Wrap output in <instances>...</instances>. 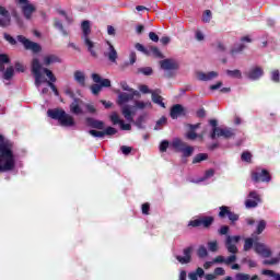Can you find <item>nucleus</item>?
Listing matches in <instances>:
<instances>
[{
  "mask_svg": "<svg viewBox=\"0 0 280 280\" xmlns=\"http://www.w3.org/2000/svg\"><path fill=\"white\" fill-rule=\"evenodd\" d=\"M31 71L35 78V86H37V89L40 86V84L47 82L55 95H59L58 89L54 84V82H56V75H54L51 70L43 67L39 58H33L31 62Z\"/></svg>",
  "mask_w": 280,
  "mask_h": 280,
  "instance_id": "obj_1",
  "label": "nucleus"
},
{
  "mask_svg": "<svg viewBox=\"0 0 280 280\" xmlns=\"http://www.w3.org/2000/svg\"><path fill=\"white\" fill-rule=\"evenodd\" d=\"M0 172H12L16 162L14 161V154L10 150V143L3 141V136L0 135Z\"/></svg>",
  "mask_w": 280,
  "mask_h": 280,
  "instance_id": "obj_2",
  "label": "nucleus"
},
{
  "mask_svg": "<svg viewBox=\"0 0 280 280\" xmlns=\"http://www.w3.org/2000/svg\"><path fill=\"white\" fill-rule=\"evenodd\" d=\"M47 115L50 119L59 121L60 126H63V128H73V126H75V119L73 116L67 114L65 109H48Z\"/></svg>",
  "mask_w": 280,
  "mask_h": 280,
  "instance_id": "obj_3",
  "label": "nucleus"
},
{
  "mask_svg": "<svg viewBox=\"0 0 280 280\" xmlns=\"http://www.w3.org/2000/svg\"><path fill=\"white\" fill-rule=\"evenodd\" d=\"M210 126H212V131L210 133V139H217L220 137H223V139H231L232 137H235V129L233 128H221L218 127V120L211 119L209 121Z\"/></svg>",
  "mask_w": 280,
  "mask_h": 280,
  "instance_id": "obj_4",
  "label": "nucleus"
},
{
  "mask_svg": "<svg viewBox=\"0 0 280 280\" xmlns=\"http://www.w3.org/2000/svg\"><path fill=\"white\" fill-rule=\"evenodd\" d=\"M81 30H82V40L88 48V51L91 54L93 58H97V52L95 51V44L91 38H89V34H91V22L89 21H83L81 24Z\"/></svg>",
  "mask_w": 280,
  "mask_h": 280,
  "instance_id": "obj_5",
  "label": "nucleus"
},
{
  "mask_svg": "<svg viewBox=\"0 0 280 280\" xmlns=\"http://www.w3.org/2000/svg\"><path fill=\"white\" fill-rule=\"evenodd\" d=\"M15 3L19 4V8L26 21H32V15L36 12V5L30 2V0H15Z\"/></svg>",
  "mask_w": 280,
  "mask_h": 280,
  "instance_id": "obj_6",
  "label": "nucleus"
},
{
  "mask_svg": "<svg viewBox=\"0 0 280 280\" xmlns=\"http://www.w3.org/2000/svg\"><path fill=\"white\" fill-rule=\"evenodd\" d=\"M92 80L95 82V84L91 86L93 95H98L103 88H110V81L108 79H102L97 73H92Z\"/></svg>",
  "mask_w": 280,
  "mask_h": 280,
  "instance_id": "obj_7",
  "label": "nucleus"
},
{
  "mask_svg": "<svg viewBox=\"0 0 280 280\" xmlns=\"http://www.w3.org/2000/svg\"><path fill=\"white\" fill-rule=\"evenodd\" d=\"M241 240H242L241 236L228 235L225 240V248L228 253H230L231 255H237L240 253V249L237 248V244H240Z\"/></svg>",
  "mask_w": 280,
  "mask_h": 280,
  "instance_id": "obj_8",
  "label": "nucleus"
},
{
  "mask_svg": "<svg viewBox=\"0 0 280 280\" xmlns=\"http://www.w3.org/2000/svg\"><path fill=\"white\" fill-rule=\"evenodd\" d=\"M16 39L19 40V43L24 45L25 49H28L30 51H33L34 54H38L42 50L40 45L38 43L32 42L23 35H19L16 37Z\"/></svg>",
  "mask_w": 280,
  "mask_h": 280,
  "instance_id": "obj_9",
  "label": "nucleus"
},
{
  "mask_svg": "<svg viewBox=\"0 0 280 280\" xmlns=\"http://www.w3.org/2000/svg\"><path fill=\"white\" fill-rule=\"evenodd\" d=\"M104 56L105 58H107V60H109V62H114V63L117 62V58H119V56L117 55V49H115V46H113L110 42H106Z\"/></svg>",
  "mask_w": 280,
  "mask_h": 280,
  "instance_id": "obj_10",
  "label": "nucleus"
},
{
  "mask_svg": "<svg viewBox=\"0 0 280 280\" xmlns=\"http://www.w3.org/2000/svg\"><path fill=\"white\" fill-rule=\"evenodd\" d=\"M252 178L255 183H270V173L267 170L256 171Z\"/></svg>",
  "mask_w": 280,
  "mask_h": 280,
  "instance_id": "obj_11",
  "label": "nucleus"
},
{
  "mask_svg": "<svg viewBox=\"0 0 280 280\" xmlns=\"http://www.w3.org/2000/svg\"><path fill=\"white\" fill-rule=\"evenodd\" d=\"M191 253H194V247H186L183 250L184 256L175 255V259H177V261L182 265L191 264Z\"/></svg>",
  "mask_w": 280,
  "mask_h": 280,
  "instance_id": "obj_12",
  "label": "nucleus"
},
{
  "mask_svg": "<svg viewBox=\"0 0 280 280\" xmlns=\"http://www.w3.org/2000/svg\"><path fill=\"white\" fill-rule=\"evenodd\" d=\"M218 75H220V73H218V71H210V72L198 71V72H196V78L200 82H211V80H215V78H218Z\"/></svg>",
  "mask_w": 280,
  "mask_h": 280,
  "instance_id": "obj_13",
  "label": "nucleus"
},
{
  "mask_svg": "<svg viewBox=\"0 0 280 280\" xmlns=\"http://www.w3.org/2000/svg\"><path fill=\"white\" fill-rule=\"evenodd\" d=\"M0 27H10L12 25V18L10 16V12L4 8L0 7Z\"/></svg>",
  "mask_w": 280,
  "mask_h": 280,
  "instance_id": "obj_14",
  "label": "nucleus"
},
{
  "mask_svg": "<svg viewBox=\"0 0 280 280\" xmlns=\"http://www.w3.org/2000/svg\"><path fill=\"white\" fill-rule=\"evenodd\" d=\"M110 121L114 124V126H117L118 124L120 126V130H132V126L130 124H125L117 112L112 113Z\"/></svg>",
  "mask_w": 280,
  "mask_h": 280,
  "instance_id": "obj_15",
  "label": "nucleus"
},
{
  "mask_svg": "<svg viewBox=\"0 0 280 280\" xmlns=\"http://www.w3.org/2000/svg\"><path fill=\"white\" fill-rule=\"evenodd\" d=\"M160 67L164 71H176L178 69V61L176 59H164L160 61Z\"/></svg>",
  "mask_w": 280,
  "mask_h": 280,
  "instance_id": "obj_16",
  "label": "nucleus"
},
{
  "mask_svg": "<svg viewBox=\"0 0 280 280\" xmlns=\"http://www.w3.org/2000/svg\"><path fill=\"white\" fill-rule=\"evenodd\" d=\"M254 248L258 255H261V257H270L272 255L270 248H268V246H266L265 244L255 243Z\"/></svg>",
  "mask_w": 280,
  "mask_h": 280,
  "instance_id": "obj_17",
  "label": "nucleus"
},
{
  "mask_svg": "<svg viewBox=\"0 0 280 280\" xmlns=\"http://www.w3.org/2000/svg\"><path fill=\"white\" fill-rule=\"evenodd\" d=\"M224 215H228L229 220H231V222H237V220H240V215L231 212V210H229V207L223 206L220 208V212H219V217L220 218H224Z\"/></svg>",
  "mask_w": 280,
  "mask_h": 280,
  "instance_id": "obj_18",
  "label": "nucleus"
},
{
  "mask_svg": "<svg viewBox=\"0 0 280 280\" xmlns=\"http://www.w3.org/2000/svg\"><path fill=\"white\" fill-rule=\"evenodd\" d=\"M264 75V69L261 67H254L246 72V77L249 80H259Z\"/></svg>",
  "mask_w": 280,
  "mask_h": 280,
  "instance_id": "obj_19",
  "label": "nucleus"
},
{
  "mask_svg": "<svg viewBox=\"0 0 280 280\" xmlns=\"http://www.w3.org/2000/svg\"><path fill=\"white\" fill-rule=\"evenodd\" d=\"M241 43L242 44H240L238 46H235L231 50L232 55L240 54L241 51H244V49H246V45H244V43H253V39L250 38V36L246 35V36L241 38Z\"/></svg>",
  "mask_w": 280,
  "mask_h": 280,
  "instance_id": "obj_20",
  "label": "nucleus"
},
{
  "mask_svg": "<svg viewBox=\"0 0 280 280\" xmlns=\"http://www.w3.org/2000/svg\"><path fill=\"white\" fill-rule=\"evenodd\" d=\"M121 114L128 121H135V112H132V107L129 105L121 106Z\"/></svg>",
  "mask_w": 280,
  "mask_h": 280,
  "instance_id": "obj_21",
  "label": "nucleus"
},
{
  "mask_svg": "<svg viewBox=\"0 0 280 280\" xmlns=\"http://www.w3.org/2000/svg\"><path fill=\"white\" fill-rule=\"evenodd\" d=\"M182 115H185V108L183 107V105H174L171 109L172 119H178V117H182Z\"/></svg>",
  "mask_w": 280,
  "mask_h": 280,
  "instance_id": "obj_22",
  "label": "nucleus"
},
{
  "mask_svg": "<svg viewBox=\"0 0 280 280\" xmlns=\"http://www.w3.org/2000/svg\"><path fill=\"white\" fill-rule=\"evenodd\" d=\"M56 62H61L58 56L56 55H45L43 57V65L45 67H49L51 65H56Z\"/></svg>",
  "mask_w": 280,
  "mask_h": 280,
  "instance_id": "obj_23",
  "label": "nucleus"
},
{
  "mask_svg": "<svg viewBox=\"0 0 280 280\" xmlns=\"http://www.w3.org/2000/svg\"><path fill=\"white\" fill-rule=\"evenodd\" d=\"M86 125L90 126V128H95L96 130H104V121L96 120L94 118H86L85 119Z\"/></svg>",
  "mask_w": 280,
  "mask_h": 280,
  "instance_id": "obj_24",
  "label": "nucleus"
},
{
  "mask_svg": "<svg viewBox=\"0 0 280 280\" xmlns=\"http://www.w3.org/2000/svg\"><path fill=\"white\" fill-rule=\"evenodd\" d=\"M80 104H82L80 98H74L71 103L70 112L73 113V115H82V108H80Z\"/></svg>",
  "mask_w": 280,
  "mask_h": 280,
  "instance_id": "obj_25",
  "label": "nucleus"
},
{
  "mask_svg": "<svg viewBox=\"0 0 280 280\" xmlns=\"http://www.w3.org/2000/svg\"><path fill=\"white\" fill-rule=\"evenodd\" d=\"M73 75L80 86H86V74L84 72L77 70Z\"/></svg>",
  "mask_w": 280,
  "mask_h": 280,
  "instance_id": "obj_26",
  "label": "nucleus"
},
{
  "mask_svg": "<svg viewBox=\"0 0 280 280\" xmlns=\"http://www.w3.org/2000/svg\"><path fill=\"white\" fill-rule=\"evenodd\" d=\"M132 101V95L128 93H120L118 95L117 104L118 106H124V104H128V102Z\"/></svg>",
  "mask_w": 280,
  "mask_h": 280,
  "instance_id": "obj_27",
  "label": "nucleus"
},
{
  "mask_svg": "<svg viewBox=\"0 0 280 280\" xmlns=\"http://www.w3.org/2000/svg\"><path fill=\"white\" fill-rule=\"evenodd\" d=\"M172 148L175 150V152H180L187 143H185L183 140L175 138L172 143Z\"/></svg>",
  "mask_w": 280,
  "mask_h": 280,
  "instance_id": "obj_28",
  "label": "nucleus"
},
{
  "mask_svg": "<svg viewBox=\"0 0 280 280\" xmlns=\"http://www.w3.org/2000/svg\"><path fill=\"white\" fill-rule=\"evenodd\" d=\"M135 108H137L138 110H145V108H152V103L150 101H136Z\"/></svg>",
  "mask_w": 280,
  "mask_h": 280,
  "instance_id": "obj_29",
  "label": "nucleus"
},
{
  "mask_svg": "<svg viewBox=\"0 0 280 280\" xmlns=\"http://www.w3.org/2000/svg\"><path fill=\"white\" fill-rule=\"evenodd\" d=\"M145 119H148V114H142L137 118L135 125L139 130H145V126L143 125L145 124Z\"/></svg>",
  "mask_w": 280,
  "mask_h": 280,
  "instance_id": "obj_30",
  "label": "nucleus"
},
{
  "mask_svg": "<svg viewBox=\"0 0 280 280\" xmlns=\"http://www.w3.org/2000/svg\"><path fill=\"white\" fill-rule=\"evenodd\" d=\"M12 78H14V67L10 66L2 71V79L10 81Z\"/></svg>",
  "mask_w": 280,
  "mask_h": 280,
  "instance_id": "obj_31",
  "label": "nucleus"
},
{
  "mask_svg": "<svg viewBox=\"0 0 280 280\" xmlns=\"http://www.w3.org/2000/svg\"><path fill=\"white\" fill-rule=\"evenodd\" d=\"M235 279L236 280H259V276L257 275L250 276L248 273L240 272V273H236Z\"/></svg>",
  "mask_w": 280,
  "mask_h": 280,
  "instance_id": "obj_32",
  "label": "nucleus"
},
{
  "mask_svg": "<svg viewBox=\"0 0 280 280\" xmlns=\"http://www.w3.org/2000/svg\"><path fill=\"white\" fill-rule=\"evenodd\" d=\"M198 277H205V269L198 267L195 272L188 273V279L190 280H198Z\"/></svg>",
  "mask_w": 280,
  "mask_h": 280,
  "instance_id": "obj_33",
  "label": "nucleus"
},
{
  "mask_svg": "<svg viewBox=\"0 0 280 280\" xmlns=\"http://www.w3.org/2000/svg\"><path fill=\"white\" fill-rule=\"evenodd\" d=\"M151 96H152V102L154 104H158L162 108H165V103H163V96L159 95V93L156 92H152Z\"/></svg>",
  "mask_w": 280,
  "mask_h": 280,
  "instance_id": "obj_34",
  "label": "nucleus"
},
{
  "mask_svg": "<svg viewBox=\"0 0 280 280\" xmlns=\"http://www.w3.org/2000/svg\"><path fill=\"white\" fill-rule=\"evenodd\" d=\"M5 65H10V57L5 54H0V71H5Z\"/></svg>",
  "mask_w": 280,
  "mask_h": 280,
  "instance_id": "obj_35",
  "label": "nucleus"
},
{
  "mask_svg": "<svg viewBox=\"0 0 280 280\" xmlns=\"http://www.w3.org/2000/svg\"><path fill=\"white\" fill-rule=\"evenodd\" d=\"M261 275H264L265 277H271L272 280H280V275L275 272L273 270L264 269L261 271Z\"/></svg>",
  "mask_w": 280,
  "mask_h": 280,
  "instance_id": "obj_36",
  "label": "nucleus"
},
{
  "mask_svg": "<svg viewBox=\"0 0 280 280\" xmlns=\"http://www.w3.org/2000/svg\"><path fill=\"white\" fill-rule=\"evenodd\" d=\"M148 51H150V56H153L154 58H163V52H161L159 47L152 46Z\"/></svg>",
  "mask_w": 280,
  "mask_h": 280,
  "instance_id": "obj_37",
  "label": "nucleus"
},
{
  "mask_svg": "<svg viewBox=\"0 0 280 280\" xmlns=\"http://www.w3.org/2000/svg\"><path fill=\"white\" fill-rule=\"evenodd\" d=\"M225 73L230 78H236L238 80H242V71H240L237 69L236 70H226Z\"/></svg>",
  "mask_w": 280,
  "mask_h": 280,
  "instance_id": "obj_38",
  "label": "nucleus"
},
{
  "mask_svg": "<svg viewBox=\"0 0 280 280\" xmlns=\"http://www.w3.org/2000/svg\"><path fill=\"white\" fill-rule=\"evenodd\" d=\"M207 159H209L207 153H199L192 159V163H202V161H207Z\"/></svg>",
  "mask_w": 280,
  "mask_h": 280,
  "instance_id": "obj_39",
  "label": "nucleus"
},
{
  "mask_svg": "<svg viewBox=\"0 0 280 280\" xmlns=\"http://www.w3.org/2000/svg\"><path fill=\"white\" fill-rule=\"evenodd\" d=\"M183 156L189 158L191 154H194V147L185 145L183 150H180Z\"/></svg>",
  "mask_w": 280,
  "mask_h": 280,
  "instance_id": "obj_40",
  "label": "nucleus"
},
{
  "mask_svg": "<svg viewBox=\"0 0 280 280\" xmlns=\"http://www.w3.org/2000/svg\"><path fill=\"white\" fill-rule=\"evenodd\" d=\"M200 221H201V226H205L206 229L211 226V224H213L212 217H202L200 218Z\"/></svg>",
  "mask_w": 280,
  "mask_h": 280,
  "instance_id": "obj_41",
  "label": "nucleus"
},
{
  "mask_svg": "<svg viewBox=\"0 0 280 280\" xmlns=\"http://www.w3.org/2000/svg\"><path fill=\"white\" fill-rule=\"evenodd\" d=\"M167 124V118L165 116H162L155 124L154 130H161L163 126H166Z\"/></svg>",
  "mask_w": 280,
  "mask_h": 280,
  "instance_id": "obj_42",
  "label": "nucleus"
},
{
  "mask_svg": "<svg viewBox=\"0 0 280 280\" xmlns=\"http://www.w3.org/2000/svg\"><path fill=\"white\" fill-rule=\"evenodd\" d=\"M135 47L137 51H141V54H144V56H150V50H148L143 44L137 43Z\"/></svg>",
  "mask_w": 280,
  "mask_h": 280,
  "instance_id": "obj_43",
  "label": "nucleus"
},
{
  "mask_svg": "<svg viewBox=\"0 0 280 280\" xmlns=\"http://www.w3.org/2000/svg\"><path fill=\"white\" fill-rule=\"evenodd\" d=\"M55 27L57 30H60L61 34H63V36H69V33H67V31L65 30V26H62V22L59 20H55Z\"/></svg>",
  "mask_w": 280,
  "mask_h": 280,
  "instance_id": "obj_44",
  "label": "nucleus"
},
{
  "mask_svg": "<svg viewBox=\"0 0 280 280\" xmlns=\"http://www.w3.org/2000/svg\"><path fill=\"white\" fill-rule=\"evenodd\" d=\"M212 13H211V10H206L203 12V15H202V22L203 23H211V19H212Z\"/></svg>",
  "mask_w": 280,
  "mask_h": 280,
  "instance_id": "obj_45",
  "label": "nucleus"
},
{
  "mask_svg": "<svg viewBox=\"0 0 280 280\" xmlns=\"http://www.w3.org/2000/svg\"><path fill=\"white\" fill-rule=\"evenodd\" d=\"M265 230H266V221L260 220L258 222L257 230H256L257 235H261V233H264Z\"/></svg>",
  "mask_w": 280,
  "mask_h": 280,
  "instance_id": "obj_46",
  "label": "nucleus"
},
{
  "mask_svg": "<svg viewBox=\"0 0 280 280\" xmlns=\"http://www.w3.org/2000/svg\"><path fill=\"white\" fill-rule=\"evenodd\" d=\"M258 202L259 201H257L255 199L254 200L253 199H247L245 201V207H246V209H255V207H257Z\"/></svg>",
  "mask_w": 280,
  "mask_h": 280,
  "instance_id": "obj_47",
  "label": "nucleus"
},
{
  "mask_svg": "<svg viewBox=\"0 0 280 280\" xmlns=\"http://www.w3.org/2000/svg\"><path fill=\"white\" fill-rule=\"evenodd\" d=\"M198 257L205 258L209 253L207 252V247L200 246L197 250Z\"/></svg>",
  "mask_w": 280,
  "mask_h": 280,
  "instance_id": "obj_48",
  "label": "nucleus"
},
{
  "mask_svg": "<svg viewBox=\"0 0 280 280\" xmlns=\"http://www.w3.org/2000/svg\"><path fill=\"white\" fill-rule=\"evenodd\" d=\"M208 248L211 253H218V241L209 242Z\"/></svg>",
  "mask_w": 280,
  "mask_h": 280,
  "instance_id": "obj_49",
  "label": "nucleus"
},
{
  "mask_svg": "<svg viewBox=\"0 0 280 280\" xmlns=\"http://www.w3.org/2000/svg\"><path fill=\"white\" fill-rule=\"evenodd\" d=\"M89 135H91L92 137L98 138V139H102L105 137L104 131H97V130H90Z\"/></svg>",
  "mask_w": 280,
  "mask_h": 280,
  "instance_id": "obj_50",
  "label": "nucleus"
},
{
  "mask_svg": "<svg viewBox=\"0 0 280 280\" xmlns=\"http://www.w3.org/2000/svg\"><path fill=\"white\" fill-rule=\"evenodd\" d=\"M264 266H277L279 264V258H271L269 260L262 261Z\"/></svg>",
  "mask_w": 280,
  "mask_h": 280,
  "instance_id": "obj_51",
  "label": "nucleus"
},
{
  "mask_svg": "<svg viewBox=\"0 0 280 280\" xmlns=\"http://www.w3.org/2000/svg\"><path fill=\"white\" fill-rule=\"evenodd\" d=\"M167 148H170V141L163 140L160 144V152H167Z\"/></svg>",
  "mask_w": 280,
  "mask_h": 280,
  "instance_id": "obj_52",
  "label": "nucleus"
},
{
  "mask_svg": "<svg viewBox=\"0 0 280 280\" xmlns=\"http://www.w3.org/2000/svg\"><path fill=\"white\" fill-rule=\"evenodd\" d=\"M234 261H237V256L235 254H232L228 258H225V265L229 266L231 264H234Z\"/></svg>",
  "mask_w": 280,
  "mask_h": 280,
  "instance_id": "obj_53",
  "label": "nucleus"
},
{
  "mask_svg": "<svg viewBox=\"0 0 280 280\" xmlns=\"http://www.w3.org/2000/svg\"><path fill=\"white\" fill-rule=\"evenodd\" d=\"M195 38L198 42H202L205 40V33H202V31L198 30L195 32Z\"/></svg>",
  "mask_w": 280,
  "mask_h": 280,
  "instance_id": "obj_54",
  "label": "nucleus"
},
{
  "mask_svg": "<svg viewBox=\"0 0 280 280\" xmlns=\"http://www.w3.org/2000/svg\"><path fill=\"white\" fill-rule=\"evenodd\" d=\"M4 39L10 43V45H15L16 44V39H14V37H12L10 34L4 33L3 34Z\"/></svg>",
  "mask_w": 280,
  "mask_h": 280,
  "instance_id": "obj_55",
  "label": "nucleus"
},
{
  "mask_svg": "<svg viewBox=\"0 0 280 280\" xmlns=\"http://www.w3.org/2000/svg\"><path fill=\"white\" fill-rule=\"evenodd\" d=\"M139 73H143V75H152V68L147 67V68H140Z\"/></svg>",
  "mask_w": 280,
  "mask_h": 280,
  "instance_id": "obj_56",
  "label": "nucleus"
},
{
  "mask_svg": "<svg viewBox=\"0 0 280 280\" xmlns=\"http://www.w3.org/2000/svg\"><path fill=\"white\" fill-rule=\"evenodd\" d=\"M186 139H189L190 141H195V139H198V133L195 131H188L186 133Z\"/></svg>",
  "mask_w": 280,
  "mask_h": 280,
  "instance_id": "obj_57",
  "label": "nucleus"
},
{
  "mask_svg": "<svg viewBox=\"0 0 280 280\" xmlns=\"http://www.w3.org/2000/svg\"><path fill=\"white\" fill-rule=\"evenodd\" d=\"M224 275H226V272L224 271V268L218 267L214 269L215 277H224Z\"/></svg>",
  "mask_w": 280,
  "mask_h": 280,
  "instance_id": "obj_58",
  "label": "nucleus"
},
{
  "mask_svg": "<svg viewBox=\"0 0 280 280\" xmlns=\"http://www.w3.org/2000/svg\"><path fill=\"white\" fill-rule=\"evenodd\" d=\"M253 248V238H246L244 244V250H250Z\"/></svg>",
  "mask_w": 280,
  "mask_h": 280,
  "instance_id": "obj_59",
  "label": "nucleus"
},
{
  "mask_svg": "<svg viewBox=\"0 0 280 280\" xmlns=\"http://www.w3.org/2000/svg\"><path fill=\"white\" fill-rule=\"evenodd\" d=\"M215 174V171L213 168H210L206 171L205 177L201 180H207V178L213 177Z\"/></svg>",
  "mask_w": 280,
  "mask_h": 280,
  "instance_id": "obj_60",
  "label": "nucleus"
},
{
  "mask_svg": "<svg viewBox=\"0 0 280 280\" xmlns=\"http://www.w3.org/2000/svg\"><path fill=\"white\" fill-rule=\"evenodd\" d=\"M242 161H246V163H249L250 159H253V155L250 152H244L241 156Z\"/></svg>",
  "mask_w": 280,
  "mask_h": 280,
  "instance_id": "obj_61",
  "label": "nucleus"
},
{
  "mask_svg": "<svg viewBox=\"0 0 280 280\" xmlns=\"http://www.w3.org/2000/svg\"><path fill=\"white\" fill-rule=\"evenodd\" d=\"M188 226H194V228L202 226V223H201L200 219H196V220L189 221Z\"/></svg>",
  "mask_w": 280,
  "mask_h": 280,
  "instance_id": "obj_62",
  "label": "nucleus"
},
{
  "mask_svg": "<svg viewBox=\"0 0 280 280\" xmlns=\"http://www.w3.org/2000/svg\"><path fill=\"white\" fill-rule=\"evenodd\" d=\"M279 75H280L279 70H273V71L271 72V80H272L273 82H279Z\"/></svg>",
  "mask_w": 280,
  "mask_h": 280,
  "instance_id": "obj_63",
  "label": "nucleus"
},
{
  "mask_svg": "<svg viewBox=\"0 0 280 280\" xmlns=\"http://www.w3.org/2000/svg\"><path fill=\"white\" fill-rule=\"evenodd\" d=\"M103 133H105V136H106V135H117V129H115V128H113V127H107V128L105 129V131H103Z\"/></svg>",
  "mask_w": 280,
  "mask_h": 280,
  "instance_id": "obj_64",
  "label": "nucleus"
}]
</instances>
